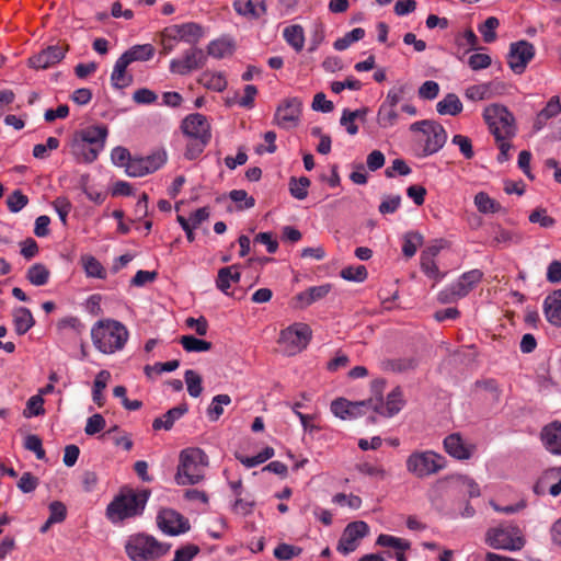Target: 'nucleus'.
Returning <instances> with one entry per match:
<instances>
[{
	"mask_svg": "<svg viewBox=\"0 0 561 561\" xmlns=\"http://www.w3.org/2000/svg\"><path fill=\"white\" fill-rule=\"evenodd\" d=\"M108 129L104 125H92L75 133L70 151L80 163H92L105 147Z\"/></svg>",
	"mask_w": 561,
	"mask_h": 561,
	"instance_id": "nucleus-1",
	"label": "nucleus"
},
{
	"mask_svg": "<svg viewBox=\"0 0 561 561\" xmlns=\"http://www.w3.org/2000/svg\"><path fill=\"white\" fill-rule=\"evenodd\" d=\"M128 339L129 331L126 325L114 319H101L91 328L93 346L105 355L121 352Z\"/></svg>",
	"mask_w": 561,
	"mask_h": 561,
	"instance_id": "nucleus-2",
	"label": "nucleus"
},
{
	"mask_svg": "<svg viewBox=\"0 0 561 561\" xmlns=\"http://www.w3.org/2000/svg\"><path fill=\"white\" fill-rule=\"evenodd\" d=\"M148 497L149 494L146 491L122 490L106 507L107 519L113 524H119L125 519L141 515Z\"/></svg>",
	"mask_w": 561,
	"mask_h": 561,
	"instance_id": "nucleus-3",
	"label": "nucleus"
},
{
	"mask_svg": "<svg viewBox=\"0 0 561 561\" xmlns=\"http://www.w3.org/2000/svg\"><path fill=\"white\" fill-rule=\"evenodd\" d=\"M208 467L207 455L197 447L185 448L180 453L175 482L179 485L197 484L205 477Z\"/></svg>",
	"mask_w": 561,
	"mask_h": 561,
	"instance_id": "nucleus-4",
	"label": "nucleus"
},
{
	"mask_svg": "<svg viewBox=\"0 0 561 561\" xmlns=\"http://www.w3.org/2000/svg\"><path fill=\"white\" fill-rule=\"evenodd\" d=\"M485 542L493 549L519 551L526 545V537L518 525L507 522L489 528Z\"/></svg>",
	"mask_w": 561,
	"mask_h": 561,
	"instance_id": "nucleus-5",
	"label": "nucleus"
},
{
	"mask_svg": "<svg viewBox=\"0 0 561 561\" xmlns=\"http://www.w3.org/2000/svg\"><path fill=\"white\" fill-rule=\"evenodd\" d=\"M203 27L194 22L173 24L167 26L160 33L161 54L169 55L174 50L179 42L196 45L204 37Z\"/></svg>",
	"mask_w": 561,
	"mask_h": 561,
	"instance_id": "nucleus-6",
	"label": "nucleus"
},
{
	"mask_svg": "<svg viewBox=\"0 0 561 561\" xmlns=\"http://www.w3.org/2000/svg\"><path fill=\"white\" fill-rule=\"evenodd\" d=\"M169 548V545L146 534L131 535L125 542L126 554L131 561H154L164 556Z\"/></svg>",
	"mask_w": 561,
	"mask_h": 561,
	"instance_id": "nucleus-7",
	"label": "nucleus"
},
{
	"mask_svg": "<svg viewBox=\"0 0 561 561\" xmlns=\"http://www.w3.org/2000/svg\"><path fill=\"white\" fill-rule=\"evenodd\" d=\"M405 467L409 473L423 479L443 470L446 459L433 450H415L408 456Z\"/></svg>",
	"mask_w": 561,
	"mask_h": 561,
	"instance_id": "nucleus-8",
	"label": "nucleus"
},
{
	"mask_svg": "<svg viewBox=\"0 0 561 561\" xmlns=\"http://www.w3.org/2000/svg\"><path fill=\"white\" fill-rule=\"evenodd\" d=\"M483 117L495 139H511L515 136L514 115L504 105L491 104L486 106Z\"/></svg>",
	"mask_w": 561,
	"mask_h": 561,
	"instance_id": "nucleus-9",
	"label": "nucleus"
},
{
	"mask_svg": "<svg viewBox=\"0 0 561 561\" xmlns=\"http://www.w3.org/2000/svg\"><path fill=\"white\" fill-rule=\"evenodd\" d=\"M312 336L310 327L302 322H295L279 332L277 343L282 353L294 356L302 352Z\"/></svg>",
	"mask_w": 561,
	"mask_h": 561,
	"instance_id": "nucleus-10",
	"label": "nucleus"
},
{
	"mask_svg": "<svg viewBox=\"0 0 561 561\" xmlns=\"http://www.w3.org/2000/svg\"><path fill=\"white\" fill-rule=\"evenodd\" d=\"M410 130L423 135V153L431 156L439 151L447 140V133L444 127L434 121H419L410 125Z\"/></svg>",
	"mask_w": 561,
	"mask_h": 561,
	"instance_id": "nucleus-11",
	"label": "nucleus"
},
{
	"mask_svg": "<svg viewBox=\"0 0 561 561\" xmlns=\"http://www.w3.org/2000/svg\"><path fill=\"white\" fill-rule=\"evenodd\" d=\"M182 129L187 137L196 140V152H187V159H195L203 152L210 139L209 123L202 114H191L183 121Z\"/></svg>",
	"mask_w": 561,
	"mask_h": 561,
	"instance_id": "nucleus-12",
	"label": "nucleus"
},
{
	"mask_svg": "<svg viewBox=\"0 0 561 561\" xmlns=\"http://www.w3.org/2000/svg\"><path fill=\"white\" fill-rule=\"evenodd\" d=\"M369 534V526L363 520L350 523L343 530L337 542L336 550L347 556L354 552L360 545L363 538Z\"/></svg>",
	"mask_w": 561,
	"mask_h": 561,
	"instance_id": "nucleus-13",
	"label": "nucleus"
},
{
	"mask_svg": "<svg viewBox=\"0 0 561 561\" xmlns=\"http://www.w3.org/2000/svg\"><path fill=\"white\" fill-rule=\"evenodd\" d=\"M167 162V152L156 150L146 157H133L127 165V175L140 178L153 173Z\"/></svg>",
	"mask_w": 561,
	"mask_h": 561,
	"instance_id": "nucleus-14",
	"label": "nucleus"
},
{
	"mask_svg": "<svg viewBox=\"0 0 561 561\" xmlns=\"http://www.w3.org/2000/svg\"><path fill=\"white\" fill-rule=\"evenodd\" d=\"M302 102L298 98L283 100L276 108L274 123L284 129L298 126L301 116Z\"/></svg>",
	"mask_w": 561,
	"mask_h": 561,
	"instance_id": "nucleus-15",
	"label": "nucleus"
},
{
	"mask_svg": "<svg viewBox=\"0 0 561 561\" xmlns=\"http://www.w3.org/2000/svg\"><path fill=\"white\" fill-rule=\"evenodd\" d=\"M206 55L195 45L186 49L181 57L170 61V71L175 75L185 76L204 67Z\"/></svg>",
	"mask_w": 561,
	"mask_h": 561,
	"instance_id": "nucleus-16",
	"label": "nucleus"
},
{
	"mask_svg": "<svg viewBox=\"0 0 561 561\" xmlns=\"http://www.w3.org/2000/svg\"><path fill=\"white\" fill-rule=\"evenodd\" d=\"M366 402L367 409H371L374 412L385 417H392L398 414L404 405L403 394L400 388H394L389 392L386 400H383V398H377L368 399Z\"/></svg>",
	"mask_w": 561,
	"mask_h": 561,
	"instance_id": "nucleus-17",
	"label": "nucleus"
},
{
	"mask_svg": "<svg viewBox=\"0 0 561 561\" xmlns=\"http://www.w3.org/2000/svg\"><path fill=\"white\" fill-rule=\"evenodd\" d=\"M157 524L159 529L169 536H178L190 529L187 518L171 508H163L158 513Z\"/></svg>",
	"mask_w": 561,
	"mask_h": 561,
	"instance_id": "nucleus-18",
	"label": "nucleus"
},
{
	"mask_svg": "<svg viewBox=\"0 0 561 561\" xmlns=\"http://www.w3.org/2000/svg\"><path fill=\"white\" fill-rule=\"evenodd\" d=\"M535 56V47L527 41H518L511 44L507 62L511 69L520 75L525 71L528 62Z\"/></svg>",
	"mask_w": 561,
	"mask_h": 561,
	"instance_id": "nucleus-19",
	"label": "nucleus"
},
{
	"mask_svg": "<svg viewBox=\"0 0 561 561\" xmlns=\"http://www.w3.org/2000/svg\"><path fill=\"white\" fill-rule=\"evenodd\" d=\"M376 545L392 549L393 553L388 552L389 558H394L397 561H408L405 552L411 549V542L409 540L392 535L381 534L377 537Z\"/></svg>",
	"mask_w": 561,
	"mask_h": 561,
	"instance_id": "nucleus-20",
	"label": "nucleus"
},
{
	"mask_svg": "<svg viewBox=\"0 0 561 561\" xmlns=\"http://www.w3.org/2000/svg\"><path fill=\"white\" fill-rule=\"evenodd\" d=\"M65 57V50L60 46H48L28 59L30 67L34 69H47L58 64Z\"/></svg>",
	"mask_w": 561,
	"mask_h": 561,
	"instance_id": "nucleus-21",
	"label": "nucleus"
},
{
	"mask_svg": "<svg viewBox=\"0 0 561 561\" xmlns=\"http://www.w3.org/2000/svg\"><path fill=\"white\" fill-rule=\"evenodd\" d=\"M481 278L482 273L479 270H472L463 273L458 280L448 288L451 299H458L467 296L481 280Z\"/></svg>",
	"mask_w": 561,
	"mask_h": 561,
	"instance_id": "nucleus-22",
	"label": "nucleus"
},
{
	"mask_svg": "<svg viewBox=\"0 0 561 561\" xmlns=\"http://www.w3.org/2000/svg\"><path fill=\"white\" fill-rule=\"evenodd\" d=\"M366 405V401L352 402L344 398H339L332 401L331 411L342 420H351L360 416L364 413V409L367 408Z\"/></svg>",
	"mask_w": 561,
	"mask_h": 561,
	"instance_id": "nucleus-23",
	"label": "nucleus"
},
{
	"mask_svg": "<svg viewBox=\"0 0 561 561\" xmlns=\"http://www.w3.org/2000/svg\"><path fill=\"white\" fill-rule=\"evenodd\" d=\"M444 448L448 455L457 459H469L474 450V446L463 440L458 433L450 434L444 439Z\"/></svg>",
	"mask_w": 561,
	"mask_h": 561,
	"instance_id": "nucleus-24",
	"label": "nucleus"
},
{
	"mask_svg": "<svg viewBox=\"0 0 561 561\" xmlns=\"http://www.w3.org/2000/svg\"><path fill=\"white\" fill-rule=\"evenodd\" d=\"M540 437L548 451L561 456V422L554 421L546 425Z\"/></svg>",
	"mask_w": 561,
	"mask_h": 561,
	"instance_id": "nucleus-25",
	"label": "nucleus"
},
{
	"mask_svg": "<svg viewBox=\"0 0 561 561\" xmlns=\"http://www.w3.org/2000/svg\"><path fill=\"white\" fill-rule=\"evenodd\" d=\"M233 9L239 15L250 20L260 19L266 12V0H236Z\"/></svg>",
	"mask_w": 561,
	"mask_h": 561,
	"instance_id": "nucleus-26",
	"label": "nucleus"
},
{
	"mask_svg": "<svg viewBox=\"0 0 561 561\" xmlns=\"http://www.w3.org/2000/svg\"><path fill=\"white\" fill-rule=\"evenodd\" d=\"M543 311L548 322L554 327H561V288L546 297Z\"/></svg>",
	"mask_w": 561,
	"mask_h": 561,
	"instance_id": "nucleus-27",
	"label": "nucleus"
},
{
	"mask_svg": "<svg viewBox=\"0 0 561 561\" xmlns=\"http://www.w3.org/2000/svg\"><path fill=\"white\" fill-rule=\"evenodd\" d=\"M240 272L237 265L222 267L218 271L216 286L226 295H230L229 289L233 284L239 283Z\"/></svg>",
	"mask_w": 561,
	"mask_h": 561,
	"instance_id": "nucleus-28",
	"label": "nucleus"
},
{
	"mask_svg": "<svg viewBox=\"0 0 561 561\" xmlns=\"http://www.w3.org/2000/svg\"><path fill=\"white\" fill-rule=\"evenodd\" d=\"M561 113V103L559 96H552L546 106L537 114L534 128L540 130L550 118L558 116Z\"/></svg>",
	"mask_w": 561,
	"mask_h": 561,
	"instance_id": "nucleus-29",
	"label": "nucleus"
},
{
	"mask_svg": "<svg viewBox=\"0 0 561 561\" xmlns=\"http://www.w3.org/2000/svg\"><path fill=\"white\" fill-rule=\"evenodd\" d=\"M187 412L186 404H180L175 408L170 409L167 413H164L161 417H158L153 421L152 427L156 431L165 430L169 431L172 428L174 422L182 417Z\"/></svg>",
	"mask_w": 561,
	"mask_h": 561,
	"instance_id": "nucleus-30",
	"label": "nucleus"
},
{
	"mask_svg": "<svg viewBox=\"0 0 561 561\" xmlns=\"http://www.w3.org/2000/svg\"><path fill=\"white\" fill-rule=\"evenodd\" d=\"M330 291H331L330 284L313 286L302 293H299L296 296V299L299 301L300 307H307V306L324 298Z\"/></svg>",
	"mask_w": 561,
	"mask_h": 561,
	"instance_id": "nucleus-31",
	"label": "nucleus"
},
{
	"mask_svg": "<svg viewBox=\"0 0 561 561\" xmlns=\"http://www.w3.org/2000/svg\"><path fill=\"white\" fill-rule=\"evenodd\" d=\"M154 55V47L151 44L134 45L126 50L121 57L126 60L128 65L134 61H147Z\"/></svg>",
	"mask_w": 561,
	"mask_h": 561,
	"instance_id": "nucleus-32",
	"label": "nucleus"
},
{
	"mask_svg": "<svg viewBox=\"0 0 561 561\" xmlns=\"http://www.w3.org/2000/svg\"><path fill=\"white\" fill-rule=\"evenodd\" d=\"M128 66L129 65L122 57L116 60L111 75V81L114 88L124 89L131 83L133 77L126 71Z\"/></svg>",
	"mask_w": 561,
	"mask_h": 561,
	"instance_id": "nucleus-33",
	"label": "nucleus"
},
{
	"mask_svg": "<svg viewBox=\"0 0 561 561\" xmlns=\"http://www.w3.org/2000/svg\"><path fill=\"white\" fill-rule=\"evenodd\" d=\"M400 115L397 107L380 104L377 111L376 123L381 129L392 128L399 122Z\"/></svg>",
	"mask_w": 561,
	"mask_h": 561,
	"instance_id": "nucleus-34",
	"label": "nucleus"
},
{
	"mask_svg": "<svg viewBox=\"0 0 561 561\" xmlns=\"http://www.w3.org/2000/svg\"><path fill=\"white\" fill-rule=\"evenodd\" d=\"M12 316L14 329L19 335L25 334L35 323L32 312L25 307L16 308Z\"/></svg>",
	"mask_w": 561,
	"mask_h": 561,
	"instance_id": "nucleus-35",
	"label": "nucleus"
},
{
	"mask_svg": "<svg viewBox=\"0 0 561 561\" xmlns=\"http://www.w3.org/2000/svg\"><path fill=\"white\" fill-rule=\"evenodd\" d=\"M436 108L440 115L455 116L462 111V103L456 94L449 93L437 103Z\"/></svg>",
	"mask_w": 561,
	"mask_h": 561,
	"instance_id": "nucleus-36",
	"label": "nucleus"
},
{
	"mask_svg": "<svg viewBox=\"0 0 561 561\" xmlns=\"http://www.w3.org/2000/svg\"><path fill=\"white\" fill-rule=\"evenodd\" d=\"M50 277L49 270L42 263L31 265L26 271V279L34 286H44Z\"/></svg>",
	"mask_w": 561,
	"mask_h": 561,
	"instance_id": "nucleus-37",
	"label": "nucleus"
},
{
	"mask_svg": "<svg viewBox=\"0 0 561 561\" xmlns=\"http://www.w3.org/2000/svg\"><path fill=\"white\" fill-rule=\"evenodd\" d=\"M81 264L88 277L104 279L106 271L99 260L93 255L84 254L81 256Z\"/></svg>",
	"mask_w": 561,
	"mask_h": 561,
	"instance_id": "nucleus-38",
	"label": "nucleus"
},
{
	"mask_svg": "<svg viewBox=\"0 0 561 561\" xmlns=\"http://www.w3.org/2000/svg\"><path fill=\"white\" fill-rule=\"evenodd\" d=\"M201 82L209 90L221 92L227 87V79L221 72L205 71L201 77Z\"/></svg>",
	"mask_w": 561,
	"mask_h": 561,
	"instance_id": "nucleus-39",
	"label": "nucleus"
},
{
	"mask_svg": "<svg viewBox=\"0 0 561 561\" xmlns=\"http://www.w3.org/2000/svg\"><path fill=\"white\" fill-rule=\"evenodd\" d=\"M284 38L295 50L302 49L305 44L304 30L300 25H290L284 28Z\"/></svg>",
	"mask_w": 561,
	"mask_h": 561,
	"instance_id": "nucleus-40",
	"label": "nucleus"
},
{
	"mask_svg": "<svg viewBox=\"0 0 561 561\" xmlns=\"http://www.w3.org/2000/svg\"><path fill=\"white\" fill-rule=\"evenodd\" d=\"M110 378H111V374L107 370H101L95 376V379L93 382L92 398H93V401L99 407H102L104 404L103 390L106 388Z\"/></svg>",
	"mask_w": 561,
	"mask_h": 561,
	"instance_id": "nucleus-41",
	"label": "nucleus"
},
{
	"mask_svg": "<svg viewBox=\"0 0 561 561\" xmlns=\"http://www.w3.org/2000/svg\"><path fill=\"white\" fill-rule=\"evenodd\" d=\"M423 244V236L416 231L407 232L403 236L402 253L405 257H412Z\"/></svg>",
	"mask_w": 561,
	"mask_h": 561,
	"instance_id": "nucleus-42",
	"label": "nucleus"
},
{
	"mask_svg": "<svg viewBox=\"0 0 561 561\" xmlns=\"http://www.w3.org/2000/svg\"><path fill=\"white\" fill-rule=\"evenodd\" d=\"M207 53L214 58H224L232 53V43L227 38L211 41L207 46Z\"/></svg>",
	"mask_w": 561,
	"mask_h": 561,
	"instance_id": "nucleus-43",
	"label": "nucleus"
},
{
	"mask_svg": "<svg viewBox=\"0 0 561 561\" xmlns=\"http://www.w3.org/2000/svg\"><path fill=\"white\" fill-rule=\"evenodd\" d=\"M231 398L228 394H217L213 398L207 409V415L210 421H217L224 413V405H229Z\"/></svg>",
	"mask_w": 561,
	"mask_h": 561,
	"instance_id": "nucleus-44",
	"label": "nucleus"
},
{
	"mask_svg": "<svg viewBox=\"0 0 561 561\" xmlns=\"http://www.w3.org/2000/svg\"><path fill=\"white\" fill-rule=\"evenodd\" d=\"M274 456V449L272 447H265L257 455L252 457H247L242 455H236L237 459L247 468L256 467L266 460L271 459Z\"/></svg>",
	"mask_w": 561,
	"mask_h": 561,
	"instance_id": "nucleus-45",
	"label": "nucleus"
},
{
	"mask_svg": "<svg viewBox=\"0 0 561 561\" xmlns=\"http://www.w3.org/2000/svg\"><path fill=\"white\" fill-rule=\"evenodd\" d=\"M474 205L480 213L493 214L500 210V204L491 198L486 193L479 192L474 196Z\"/></svg>",
	"mask_w": 561,
	"mask_h": 561,
	"instance_id": "nucleus-46",
	"label": "nucleus"
},
{
	"mask_svg": "<svg viewBox=\"0 0 561 561\" xmlns=\"http://www.w3.org/2000/svg\"><path fill=\"white\" fill-rule=\"evenodd\" d=\"M500 25V21L495 16H489L482 24L478 26V31L481 34L485 43H492L496 39V28Z\"/></svg>",
	"mask_w": 561,
	"mask_h": 561,
	"instance_id": "nucleus-47",
	"label": "nucleus"
},
{
	"mask_svg": "<svg viewBox=\"0 0 561 561\" xmlns=\"http://www.w3.org/2000/svg\"><path fill=\"white\" fill-rule=\"evenodd\" d=\"M181 344L186 352H207L211 348V343L197 339L193 335H184L181 337Z\"/></svg>",
	"mask_w": 561,
	"mask_h": 561,
	"instance_id": "nucleus-48",
	"label": "nucleus"
},
{
	"mask_svg": "<svg viewBox=\"0 0 561 561\" xmlns=\"http://www.w3.org/2000/svg\"><path fill=\"white\" fill-rule=\"evenodd\" d=\"M187 392L191 397L197 398L203 391L202 377L193 369H187L184 374Z\"/></svg>",
	"mask_w": 561,
	"mask_h": 561,
	"instance_id": "nucleus-49",
	"label": "nucleus"
},
{
	"mask_svg": "<svg viewBox=\"0 0 561 561\" xmlns=\"http://www.w3.org/2000/svg\"><path fill=\"white\" fill-rule=\"evenodd\" d=\"M310 186V180L306 176L299 179H291L289 182V192L296 199L302 201L308 195V187Z\"/></svg>",
	"mask_w": 561,
	"mask_h": 561,
	"instance_id": "nucleus-50",
	"label": "nucleus"
},
{
	"mask_svg": "<svg viewBox=\"0 0 561 561\" xmlns=\"http://www.w3.org/2000/svg\"><path fill=\"white\" fill-rule=\"evenodd\" d=\"M356 468L362 474L377 480H383L387 476L385 468L377 462L364 461L358 463Z\"/></svg>",
	"mask_w": 561,
	"mask_h": 561,
	"instance_id": "nucleus-51",
	"label": "nucleus"
},
{
	"mask_svg": "<svg viewBox=\"0 0 561 561\" xmlns=\"http://www.w3.org/2000/svg\"><path fill=\"white\" fill-rule=\"evenodd\" d=\"M365 36V31L360 27L353 28L346 33L343 37L336 39L333 44L336 50H344L350 47L353 43L362 39Z\"/></svg>",
	"mask_w": 561,
	"mask_h": 561,
	"instance_id": "nucleus-52",
	"label": "nucleus"
},
{
	"mask_svg": "<svg viewBox=\"0 0 561 561\" xmlns=\"http://www.w3.org/2000/svg\"><path fill=\"white\" fill-rule=\"evenodd\" d=\"M302 552V549L298 546L279 543L274 549V557L280 561H288L295 557H298Z\"/></svg>",
	"mask_w": 561,
	"mask_h": 561,
	"instance_id": "nucleus-53",
	"label": "nucleus"
},
{
	"mask_svg": "<svg viewBox=\"0 0 561 561\" xmlns=\"http://www.w3.org/2000/svg\"><path fill=\"white\" fill-rule=\"evenodd\" d=\"M43 405L44 399L41 397V394H35L27 400L23 415L25 417L42 415L45 412Z\"/></svg>",
	"mask_w": 561,
	"mask_h": 561,
	"instance_id": "nucleus-54",
	"label": "nucleus"
},
{
	"mask_svg": "<svg viewBox=\"0 0 561 561\" xmlns=\"http://www.w3.org/2000/svg\"><path fill=\"white\" fill-rule=\"evenodd\" d=\"M104 436L111 437L116 446L123 447L125 450H130L133 448V440L129 435L125 432L118 431L117 427L107 431Z\"/></svg>",
	"mask_w": 561,
	"mask_h": 561,
	"instance_id": "nucleus-55",
	"label": "nucleus"
},
{
	"mask_svg": "<svg viewBox=\"0 0 561 561\" xmlns=\"http://www.w3.org/2000/svg\"><path fill=\"white\" fill-rule=\"evenodd\" d=\"M341 277L352 282H363L367 278V270L364 265L347 266L341 271Z\"/></svg>",
	"mask_w": 561,
	"mask_h": 561,
	"instance_id": "nucleus-56",
	"label": "nucleus"
},
{
	"mask_svg": "<svg viewBox=\"0 0 561 561\" xmlns=\"http://www.w3.org/2000/svg\"><path fill=\"white\" fill-rule=\"evenodd\" d=\"M111 160L116 167L125 168V172L127 173V165L129 161L133 160V157H130L126 148L118 146L112 149Z\"/></svg>",
	"mask_w": 561,
	"mask_h": 561,
	"instance_id": "nucleus-57",
	"label": "nucleus"
},
{
	"mask_svg": "<svg viewBox=\"0 0 561 561\" xmlns=\"http://www.w3.org/2000/svg\"><path fill=\"white\" fill-rule=\"evenodd\" d=\"M229 197L238 205L239 209H248L255 204V199L249 196L244 190H233L229 193Z\"/></svg>",
	"mask_w": 561,
	"mask_h": 561,
	"instance_id": "nucleus-58",
	"label": "nucleus"
},
{
	"mask_svg": "<svg viewBox=\"0 0 561 561\" xmlns=\"http://www.w3.org/2000/svg\"><path fill=\"white\" fill-rule=\"evenodd\" d=\"M28 203V198L20 190L14 191L8 196L7 205L10 211L19 213Z\"/></svg>",
	"mask_w": 561,
	"mask_h": 561,
	"instance_id": "nucleus-59",
	"label": "nucleus"
},
{
	"mask_svg": "<svg viewBox=\"0 0 561 561\" xmlns=\"http://www.w3.org/2000/svg\"><path fill=\"white\" fill-rule=\"evenodd\" d=\"M58 330H70L76 334H81L84 330L83 323L77 317H65L57 323Z\"/></svg>",
	"mask_w": 561,
	"mask_h": 561,
	"instance_id": "nucleus-60",
	"label": "nucleus"
},
{
	"mask_svg": "<svg viewBox=\"0 0 561 561\" xmlns=\"http://www.w3.org/2000/svg\"><path fill=\"white\" fill-rule=\"evenodd\" d=\"M24 447L33 451L37 459H45V450L43 448L42 439L37 435H27L24 440Z\"/></svg>",
	"mask_w": 561,
	"mask_h": 561,
	"instance_id": "nucleus-61",
	"label": "nucleus"
},
{
	"mask_svg": "<svg viewBox=\"0 0 561 561\" xmlns=\"http://www.w3.org/2000/svg\"><path fill=\"white\" fill-rule=\"evenodd\" d=\"M333 503L341 506H348L352 510H358L362 505V499L354 494L337 493L332 499Z\"/></svg>",
	"mask_w": 561,
	"mask_h": 561,
	"instance_id": "nucleus-62",
	"label": "nucleus"
},
{
	"mask_svg": "<svg viewBox=\"0 0 561 561\" xmlns=\"http://www.w3.org/2000/svg\"><path fill=\"white\" fill-rule=\"evenodd\" d=\"M421 268L423 273L435 280L442 279L443 275L440 274L437 264L435 263V259L426 257L421 255Z\"/></svg>",
	"mask_w": 561,
	"mask_h": 561,
	"instance_id": "nucleus-63",
	"label": "nucleus"
},
{
	"mask_svg": "<svg viewBox=\"0 0 561 561\" xmlns=\"http://www.w3.org/2000/svg\"><path fill=\"white\" fill-rule=\"evenodd\" d=\"M105 424H106L105 419L101 414H99V413L93 414L92 416H90L88 419L85 427H84V432L87 435H90V436L95 435L104 430Z\"/></svg>",
	"mask_w": 561,
	"mask_h": 561,
	"instance_id": "nucleus-64",
	"label": "nucleus"
}]
</instances>
